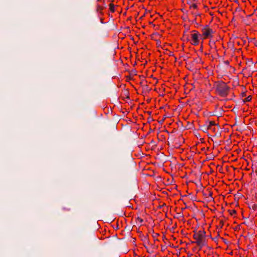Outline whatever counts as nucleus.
I'll return each instance as SVG.
<instances>
[{"label":"nucleus","mask_w":257,"mask_h":257,"mask_svg":"<svg viewBox=\"0 0 257 257\" xmlns=\"http://www.w3.org/2000/svg\"><path fill=\"white\" fill-rule=\"evenodd\" d=\"M194 238L196 240V241L198 242H200L202 241V239L204 238L203 237L200 236L199 234H197V233L195 232L194 234L193 235Z\"/></svg>","instance_id":"nucleus-3"},{"label":"nucleus","mask_w":257,"mask_h":257,"mask_svg":"<svg viewBox=\"0 0 257 257\" xmlns=\"http://www.w3.org/2000/svg\"><path fill=\"white\" fill-rule=\"evenodd\" d=\"M201 51H202L203 46H201Z\"/></svg>","instance_id":"nucleus-36"},{"label":"nucleus","mask_w":257,"mask_h":257,"mask_svg":"<svg viewBox=\"0 0 257 257\" xmlns=\"http://www.w3.org/2000/svg\"><path fill=\"white\" fill-rule=\"evenodd\" d=\"M210 115H211V116H213V115H216V114H214V113H211L210 114Z\"/></svg>","instance_id":"nucleus-27"},{"label":"nucleus","mask_w":257,"mask_h":257,"mask_svg":"<svg viewBox=\"0 0 257 257\" xmlns=\"http://www.w3.org/2000/svg\"><path fill=\"white\" fill-rule=\"evenodd\" d=\"M145 223V220L141 218L138 217L137 220V223L139 224V223Z\"/></svg>","instance_id":"nucleus-9"},{"label":"nucleus","mask_w":257,"mask_h":257,"mask_svg":"<svg viewBox=\"0 0 257 257\" xmlns=\"http://www.w3.org/2000/svg\"><path fill=\"white\" fill-rule=\"evenodd\" d=\"M182 2H184V0H182Z\"/></svg>","instance_id":"nucleus-39"},{"label":"nucleus","mask_w":257,"mask_h":257,"mask_svg":"<svg viewBox=\"0 0 257 257\" xmlns=\"http://www.w3.org/2000/svg\"><path fill=\"white\" fill-rule=\"evenodd\" d=\"M246 223H247V224H253L254 223H253L252 222V220H247V221H244L243 222H242L241 223V224H246Z\"/></svg>","instance_id":"nucleus-10"},{"label":"nucleus","mask_w":257,"mask_h":257,"mask_svg":"<svg viewBox=\"0 0 257 257\" xmlns=\"http://www.w3.org/2000/svg\"><path fill=\"white\" fill-rule=\"evenodd\" d=\"M209 196L210 197V199L213 200V198L212 197V192H210L209 193Z\"/></svg>","instance_id":"nucleus-19"},{"label":"nucleus","mask_w":257,"mask_h":257,"mask_svg":"<svg viewBox=\"0 0 257 257\" xmlns=\"http://www.w3.org/2000/svg\"><path fill=\"white\" fill-rule=\"evenodd\" d=\"M224 63L226 65H228L229 64V62L228 61H226L224 62Z\"/></svg>","instance_id":"nucleus-25"},{"label":"nucleus","mask_w":257,"mask_h":257,"mask_svg":"<svg viewBox=\"0 0 257 257\" xmlns=\"http://www.w3.org/2000/svg\"><path fill=\"white\" fill-rule=\"evenodd\" d=\"M143 87L145 89L148 90L149 91L151 90L150 89H149L148 86L147 85H144Z\"/></svg>","instance_id":"nucleus-17"},{"label":"nucleus","mask_w":257,"mask_h":257,"mask_svg":"<svg viewBox=\"0 0 257 257\" xmlns=\"http://www.w3.org/2000/svg\"><path fill=\"white\" fill-rule=\"evenodd\" d=\"M251 99V97L250 95L247 96L245 99L243 100V103H245V102H248L250 101Z\"/></svg>","instance_id":"nucleus-11"},{"label":"nucleus","mask_w":257,"mask_h":257,"mask_svg":"<svg viewBox=\"0 0 257 257\" xmlns=\"http://www.w3.org/2000/svg\"><path fill=\"white\" fill-rule=\"evenodd\" d=\"M190 8H193L194 9H197V6L196 4H192L191 6H190Z\"/></svg>","instance_id":"nucleus-15"},{"label":"nucleus","mask_w":257,"mask_h":257,"mask_svg":"<svg viewBox=\"0 0 257 257\" xmlns=\"http://www.w3.org/2000/svg\"><path fill=\"white\" fill-rule=\"evenodd\" d=\"M187 1V4H191V2L190 0H186Z\"/></svg>","instance_id":"nucleus-23"},{"label":"nucleus","mask_w":257,"mask_h":257,"mask_svg":"<svg viewBox=\"0 0 257 257\" xmlns=\"http://www.w3.org/2000/svg\"><path fill=\"white\" fill-rule=\"evenodd\" d=\"M230 213L231 215H233L234 214H235L236 213V211L235 210H232L230 211Z\"/></svg>","instance_id":"nucleus-18"},{"label":"nucleus","mask_w":257,"mask_h":257,"mask_svg":"<svg viewBox=\"0 0 257 257\" xmlns=\"http://www.w3.org/2000/svg\"><path fill=\"white\" fill-rule=\"evenodd\" d=\"M167 115H164L163 116V118H162V119L161 120H160V121H159V122L160 123L162 124L164 122V121L166 119V118H167Z\"/></svg>","instance_id":"nucleus-14"},{"label":"nucleus","mask_w":257,"mask_h":257,"mask_svg":"<svg viewBox=\"0 0 257 257\" xmlns=\"http://www.w3.org/2000/svg\"><path fill=\"white\" fill-rule=\"evenodd\" d=\"M147 113L149 114V115H151V112L150 111H148Z\"/></svg>","instance_id":"nucleus-30"},{"label":"nucleus","mask_w":257,"mask_h":257,"mask_svg":"<svg viewBox=\"0 0 257 257\" xmlns=\"http://www.w3.org/2000/svg\"><path fill=\"white\" fill-rule=\"evenodd\" d=\"M208 123H209V124H208V125H207V126L208 127L209 129H211V126L212 125H216V124H215V123L214 122V121H209V122H208Z\"/></svg>","instance_id":"nucleus-7"},{"label":"nucleus","mask_w":257,"mask_h":257,"mask_svg":"<svg viewBox=\"0 0 257 257\" xmlns=\"http://www.w3.org/2000/svg\"><path fill=\"white\" fill-rule=\"evenodd\" d=\"M115 225H118V221H117L115 223Z\"/></svg>","instance_id":"nucleus-32"},{"label":"nucleus","mask_w":257,"mask_h":257,"mask_svg":"<svg viewBox=\"0 0 257 257\" xmlns=\"http://www.w3.org/2000/svg\"><path fill=\"white\" fill-rule=\"evenodd\" d=\"M148 119L149 121L153 120V119L151 117H149Z\"/></svg>","instance_id":"nucleus-22"},{"label":"nucleus","mask_w":257,"mask_h":257,"mask_svg":"<svg viewBox=\"0 0 257 257\" xmlns=\"http://www.w3.org/2000/svg\"><path fill=\"white\" fill-rule=\"evenodd\" d=\"M193 23H196V19H195V20L193 21Z\"/></svg>","instance_id":"nucleus-33"},{"label":"nucleus","mask_w":257,"mask_h":257,"mask_svg":"<svg viewBox=\"0 0 257 257\" xmlns=\"http://www.w3.org/2000/svg\"><path fill=\"white\" fill-rule=\"evenodd\" d=\"M196 185L197 187H202V185L201 184V183H200V181H199V184H196Z\"/></svg>","instance_id":"nucleus-20"},{"label":"nucleus","mask_w":257,"mask_h":257,"mask_svg":"<svg viewBox=\"0 0 257 257\" xmlns=\"http://www.w3.org/2000/svg\"><path fill=\"white\" fill-rule=\"evenodd\" d=\"M109 9H110V11L113 13L114 11H115V9H114V5L112 4H109Z\"/></svg>","instance_id":"nucleus-8"},{"label":"nucleus","mask_w":257,"mask_h":257,"mask_svg":"<svg viewBox=\"0 0 257 257\" xmlns=\"http://www.w3.org/2000/svg\"><path fill=\"white\" fill-rule=\"evenodd\" d=\"M199 42V40H198V41L194 40V41H192V42L191 43L192 45H198Z\"/></svg>","instance_id":"nucleus-13"},{"label":"nucleus","mask_w":257,"mask_h":257,"mask_svg":"<svg viewBox=\"0 0 257 257\" xmlns=\"http://www.w3.org/2000/svg\"><path fill=\"white\" fill-rule=\"evenodd\" d=\"M202 32L205 38L211 37V34L213 32L212 29L208 28V25H206L203 28H202Z\"/></svg>","instance_id":"nucleus-2"},{"label":"nucleus","mask_w":257,"mask_h":257,"mask_svg":"<svg viewBox=\"0 0 257 257\" xmlns=\"http://www.w3.org/2000/svg\"><path fill=\"white\" fill-rule=\"evenodd\" d=\"M184 38H186V39L187 41H188L189 40V35H188L184 34Z\"/></svg>","instance_id":"nucleus-16"},{"label":"nucleus","mask_w":257,"mask_h":257,"mask_svg":"<svg viewBox=\"0 0 257 257\" xmlns=\"http://www.w3.org/2000/svg\"><path fill=\"white\" fill-rule=\"evenodd\" d=\"M196 233H197V234H199L200 235V236L204 237L205 236V232L204 231V228H201L197 232H195Z\"/></svg>","instance_id":"nucleus-5"},{"label":"nucleus","mask_w":257,"mask_h":257,"mask_svg":"<svg viewBox=\"0 0 257 257\" xmlns=\"http://www.w3.org/2000/svg\"><path fill=\"white\" fill-rule=\"evenodd\" d=\"M229 89L230 88L223 81L217 82L215 86L216 91L218 95L222 97L226 96L228 94Z\"/></svg>","instance_id":"nucleus-1"},{"label":"nucleus","mask_w":257,"mask_h":257,"mask_svg":"<svg viewBox=\"0 0 257 257\" xmlns=\"http://www.w3.org/2000/svg\"><path fill=\"white\" fill-rule=\"evenodd\" d=\"M241 95H242V97L245 96V95H246L245 92H242Z\"/></svg>","instance_id":"nucleus-24"},{"label":"nucleus","mask_w":257,"mask_h":257,"mask_svg":"<svg viewBox=\"0 0 257 257\" xmlns=\"http://www.w3.org/2000/svg\"><path fill=\"white\" fill-rule=\"evenodd\" d=\"M181 11H182L183 13H184V12H185V10H184V9H181Z\"/></svg>","instance_id":"nucleus-35"},{"label":"nucleus","mask_w":257,"mask_h":257,"mask_svg":"<svg viewBox=\"0 0 257 257\" xmlns=\"http://www.w3.org/2000/svg\"><path fill=\"white\" fill-rule=\"evenodd\" d=\"M159 233H154V235H153V236H154V237H157V236H159Z\"/></svg>","instance_id":"nucleus-21"},{"label":"nucleus","mask_w":257,"mask_h":257,"mask_svg":"<svg viewBox=\"0 0 257 257\" xmlns=\"http://www.w3.org/2000/svg\"><path fill=\"white\" fill-rule=\"evenodd\" d=\"M169 55L170 56H173V53L172 52H170Z\"/></svg>","instance_id":"nucleus-29"},{"label":"nucleus","mask_w":257,"mask_h":257,"mask_svg":"<svg viewBox=\"0 0 257 257\" xmlns=\"http://www.w3.org/2000/svg\"><path fill=\"white\" fill-rule=\"evenodd\" d=\"M200 129L204 133L207 132L208 130L209 129L208 127L206 124L203 125L200 127Z\"/></svg>","instance_id":"nucleus-6"},{"label":"nucleus","mask_w":257,"mask_h":257,"mask_svg":"<svg viewBox=\"0 0 257 257\" xmlns=\"http://www.w3.org/2000/svg\"><path fill=\"white\" fill-rule=\"evenodd\" d=\"M193 32H194L195 33L191 35V37H192V41H194V40L198 41V40H199L198 37H199V36L200 35L199 34V33L198 32L196 31H193Z\"/></svg>","instance_id":"nucleus-4"},{"label":"nucleus","mask_w":257,"mask_h":257,"mask_svg":"<svg viewBox=\"0 0 257 257\" xmlns=\"http://www.w3.org/2000/svg\"><path fill=\"white\" fill-rule=\"evenodd\" d=\"M100 0H98V1H100Z\"/></svg>","instance_id":"nucleus-40"},{"label":"nucleus","mask_w":257,"mask_h":257,"mask_svg":"<svg viewBox=\"0 0 257 257\" xmlns=\"http://www.w3.org/2000/svg\"><path fill=\"white\" fill-rule=\"evenodd\" d=\"M193 2H196L197 0H193Z\"/></svg>","instance_id":"nucleus-37"},{"label":"nucleus","mask_w":257,"mask_h":257,"mask_svg":"<svg viewBox=\"0 0 257 257\" xmlns=\"http://www.w3.org/2000/svg\"><path fill=\"white\" fill-rule=\"evenodd\" d=\"M116 226V228H114V229H119V226L116 225V226Z\"/></svg>","instance_id":"nucleus-26"},{"label":"nucleus","mask_w":257,"mask_h":257,"mask_svg":"<svg viewBox=\"0 0 257 257\" xmlns=\"http://www.w3.org/2000/svg\"><path fill=\"white\" fill-rule=\"evenodd\" d=\"M238 229V226H236V227L234 228V229H235V230H237Z\"/></svg>","instance_id":"nucleus-28"},{"label":"nucleus","mask_w":257,"mask_h":257,"mask_svg":"<svg viewBox=\"0 0 257 257\" xmlns=\"http://www.w3.org/2000/svg\"><path fill=\"white\" fill-rule=\"evenodd\" d=\"M111 222H112V221H110V223H111ZM109 223V222H107V223Z\"/></svg>","instance_id":"nucleus-38"},{"label":"nucleus","mask_w":257,"mask_h":257,"mask_svg":"<svg viewBox=\"0 0 257 257\" xmlns=\"http://www.w3.org/2000/svg\"><path fill=\"white\" fill-rule=\"evenodd\" d=\"M133 73H134V74L136 75V71H135V70L133 71Z\"/></svg>","instance_id":"nucleus-34"},{"label":"nucleus","mask_w":257,"mask_h":257,"mask_svg":"<svg viewBox=\"0 0 257 257\" xmlns=\"http://www.w3.org/2000/svg\"><path fill=\"white\" fill-rule=\"evenodd\" d=\"M249 208H252L253 210H255L257 208V204H253L252 205H249Z\"/></svg>","instance_id":"nucleus-12"},{"label":"nucleus","mask_w":257,"mask_h":257,"mask_svg":"<svg viewBox=\"0 0 257 257\" xmlns=\"http://www.w3.org/2000/svg\"><path fill=\"white\" fill-rule=\"evenodd\" d=\"M219 221H220V223H222V224L223 223V222L222 220H220Z\"/></svg>","instance_id":"nucleus-31"}]
</instances>
